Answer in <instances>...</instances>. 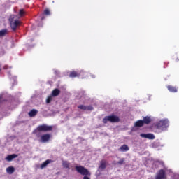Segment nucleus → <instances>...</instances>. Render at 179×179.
<instances>
[{
  "instance_id": "nucleus-1",
  "label": "nucleus",
  "mask_w": 179,
  "mask_h": 179,
  "mask_svg": "<svg viewBox=\"0 0 179 179\" xmlns=\"http://www.w3.org/2000/svg\"><path fill=\"white\" fill-rule=\"evenodd\" d=\"M48 131H52V126H48L47 124H42L37 127L32 134H36L38 138H40V133L38 132H48Z\"/></svg>"
},
{
  "instance_id": "nucleus-2",
  "label": "nucleus",
  "mask_w": 179,
  "mask_h": 179,
  "mask_svg": "<svg viewBox=\"0 0 179 179\" xmlns=\"http://www.w3.org/2000/svg\"><path fill=\"white\" fill-rule=\"evenodd\" d=\"M169 125V120L164 119L158 122L156 124V127L159 131H166Z\"/></svg>"
},
{
  "instance_id": "nucleus-3",
  "label": "nucleus",
  "mask_w": 179,
  "mask_h": 179,
  "mask_svg": "<svg viewBox=\"0 0 179 179\" xmlns=\"http://www.w3.org/2000/svg\"><path fill=\"white\" fill-rule=\"evenodd\" d=\"M120 122V117L118 116L115 115H109V116H106L103 119V124H107V122Z\"/></svg>"
},
{
  "instance_id": "nucleus-4",
  "label": "nucleus",
  "mask_w": 179,
  "mask_h": 179,
  "mask_svg": "<svg viewBox=\"0 0 179 179\" xmlns=\"http://www.w3.org/2000/svg\"><path fill=\"white\" fill-rule=\"evenodd\" d=\"M14 19H15V15H10L9 18V22L10 23V27L12 30H13V31H15L16 29L17 28V26L20 24V21L19 20L13 21Z\"/></svg>"
},
{
  "instance_id": "nucleus-5",
  "label": "nucleus",
  "mask_w": 179,
  "mask_h": 179,
  "mask_svg": "<svg viewBox=\"0 0 179 179\" xmlns=\"http://www.w3.org/2000/svg\"><path fill=\"white\" fill-rule=\"evenodd\" d=\"M76 170L79 173V174H81V176H90L89 170L82 166H76Z\"/></svg>"
},
{
  "instance_id": "nucleus-6",
  "label": "nucleus",
  "mask_w": 179,
  "mask_h": 179,
  "mask_svg": "<svg viewBox=\"0 0 179 179\" xmlns=\"http://www.w3.org/2000/svg\"><path fill=\"white\" fill-rule=\"evenodd\" d=\"M107 167V162L106 161H101L100 162V166L96 171V174H98V176H100V173H101V171H103V170H106Z\"/></svg>"
},
{
  "instance_id": "nucleus-7",
  "label": "nucleus",
  "mask_w": 179,
  "mask_h": 179,
  "mask_svg": "<svg viewBox=\"0 0 179 179\" xmlns=\"http://www.w3.org/2000/svg\"><path fill=\"white\" fill-rule=\"evenodd\" d=\"M166 171L161 169L158 171L155 176V179H166Z\"/></svg>"
},
{
  "instance_id": "nucleus-8",
  "label": "nucleus",
  "mask_w": 179,
  "mask_h": 179,
  "mask_svg": "<svg viewBox=\"0 0 179 179\" xmlns=\"http://www.w3.org/2000/svg\"><path fill=\"white\" fill-rule=\"evenodd\" d=\"M50 138L51 134H43L41 136V142H42V143H46V142H48Z\"/></svg>"
},
{
  "instance_id": "nucleus-9",
  "label": "nucleus",
  "mask_w": 179,
  "mask_h": 179,
  "mask_svg": "<svg viewBox=\"0 0 179 179\" xmlns=\"http://www.w3.org/2000/svg\"><path fill=\"white\" fill-rule=\"evenodd\" d=\"M140 136L141 138H145V139H155V135L150 133H148V134L142 133L140 134Z\"/></svg>"
},
{
  "instance_id": "nucleus-10",
  "label": "nucleus",
  "mask_w": 179,
  "mask_h": 179,
  "mask_svg": "<svg viewBox=\"0 0 179 179\" xmlns=\"http://www.w3.org/2000/svg\"><path fill=\"white\" fill-rule=\"evenodd\" d=\"M19 155H17V154H12L10 155H8L6 157V160H7V162H12V160H13V159H16L17 157H18Z\"/></svg>"
},
{
  "instance_id": "nucleus-11",
  "label": "nucleus",
  "mask_w": 179,
  "mask_h": 179,
  "mask_svg": "<svg viewBox=\"0 0 179 179\" xmlns=\"http://www.w3.org/2000/svg\"><path fill=\"white\" fill-rule=\"evenodd\" d=\"M51 162H52L51 159H48L45 161L43 163H42L40 166L41 170H43V169H45V167H47V166H48V164H50Z\"/></svg>"
},
{
  "instance_id": "nucleus-12",
  "label": "nucleus",
  "mask_w": 179,
  "mask_h": 179,
  "mask_svg": "<svg viewBox=\"0 0 179 179\" xmlns=\"http://www.w3.org/2000/svg\"><path fill=\"white\" fill-rule=\"evenodd\" d=\"M143 124H146L148 125L152 122V119L149 116L144 117L143 119Z\"/></svg>"
},
{
  "instance_id": "nucleus-13",
  "label": "nucleus",
  "mask_w": 179,
  "mask_h": 179,
  "mask_svg": "<svg viewBox=\"0 0 179 179\" xmlns=\"http://www.w3.org/2000/svg\"><path fill=\"white\" fill-rule=\"evenodd\" d=\"M119 150L120 152H128V150H129V148L128 147V145L124 144L119 148Z\"/></svg>"
},
{
  "instance_id": "nucleus-14",
  "label": "nucleus",
  "mask_w": 179,
  "mask_h": 179,
  "mask_svg": "<svg viewBox=\"0 0 179 179\" xmlns=\"http://www.w3.org/2000/svg\"><path fill=\"white\" fill-rule=\"evenodd\" d=\"M62 166L64 169H70L71 167V163L68 161H62Z\"/></svg>"
},
{
  "instance_id": "nucleus-15",
  "label": "nucleus",
  "mask_w": 179,
  "mask_h": 179,
  "mask_svg": "<svg viewBox=\"0 0 179 179\" xmlns=\"http://www.w3.org/2000/svg\"><path fill=\"white\" fill-rule=\"evenodd\" d=\"M37 113H38V110L32 109V110L29 113V117H36V115H37Z\"/></svg>"
},
{
  "instance_id": "nucleus-16",
  "label": "nucleus",
  "mask_w": 179,
  "mask_h": 179,
  "mask_svg": "<svg viewBox=\"0 0 179 179\" xmlns=\"http://www.w3.org/2000/svg\"><path fill=\"white\" fill-rule=\"evenodd\" d=\"M59 93H61V91L56 88V89L53 90V91L52 92V96L53 97H57V96H58L59 94Z\"/></svg>"
},
{
  "instance_id": "nucleus-17",
  "label": "nucleus",
  "mask_w": 179,
  "mask_h": 179,
  "mask_svg": "<svg viewBox=\"0 0 179 179\" xmlns=\"http://www.w3.org/2000/svg\"><path fill=\"white\" fill-rule=\"evenodd\" d=\"M8 174H13L15 173V168L13 166H9L6 169Z\"/></svg>"
},
{
  "instance_id": "nucleus-18",
  "label": "nucleus",
  "mask_w": 179,
  "mask_h": 179,
  "mask_svg": "<svg viewBox=\"0 0 179 179\" xmlns=\"http://www.w3.org/2000/svg\"><path fill=\"white\" fill-rule=\"evenodd\" d=\"M6 34H8V29H5L0 30V37H5Z\"/></svg>"
},
{
  "instance_id": "nucleus-19",
  "label": "nucleus",
  "mask_w": 179,
  "mask_h": 179,
  "mask_svg": "<svg viewBox=\"0 0 179 179\" xmlns=\"http://www.w3.org/2000/svg\"><path fill=\"white\" fill-rule=\"evenodd\" d=\"M145 124L143 123V120H138L137 122H135V127H143Z\"/></svg>"
},
{
  "instance_id": "nucleus-20",
  "label": "nucleus",
  "mask_w": 179,
  "mask_h": 179,
  "mask_svg": "<svg viewBox=\"0 0 179 179\" xmlns=\"http://www.w3.org/2000/svg\"><path fill=\"white\" fill-rule=\"evenodd\" d=\"M168 90H169V92H172L173 93L177 92L176 88L173 86H168Z\"/></svg>"
},
{
  "instance_id": "nucleus-21",
  "label": "nucleus",
  "mask_w": 179,
  "mask_h": 179,
  "mask_svg": "<svg viewBox=\"0 0 179 179\" xmlns=\"http://www.w3.org/2000/svg\"><path fill=\"white\" fill-rule=\"evenodd\" d=\"M117 164H120V166L125 164V158H121L120 160L117 162Z\"/></svg>"
},
{
  "instance_id": "nucleus-22",
  "label": "nucleus",
  "mask_w": 179,
  "mask_h": 179,
  "mask_svg": "<svg viewBox=\"0 0 179 179\" xmlns=\"http://www.w3.org/2000/svg\"><path fill=\"white\" fill-rule=\"evenodd\" d=\"M69 76L70 78H76V76H78V73L73 71L70 73Z\"/></svg>"
},
{
  "instance_id": "nucleus-23",
  "label": "nucleus",
  "mask_w": 179,
  "mask_h": 179,
  "mask_svg": "<svg viewBox=\"0 0 179 179\" xmlns=\"http://www.w3.org/2000/svg\"><path fill=\"white\" fill-rule=\"evenodd\" d=\"M43 13L46 16H50V10L48 8L45 9Z\"/></svg>"
},
{
  "instance_id": "nucleus-24",
  "label": "nucleus",
  "mask_w": 179,
  "mask_h": 179,
  "mask_svg": "<svg viewBox=\"0 0 179 179\" xmlns=\"http://www.w3.org/2000/svg\"><path fill=\"white\" fill-rule=\"evenodd\" d=\"M78 108H80V110H87V107L83 105L78 106Z\"/></svg>"
},
{
  "instance_id": "nucleus-25",
  "label": "nucleus",
  "mask_w": 179,
  "mask_h": 179,
  "mask_svg": "<svg viewBox=\"0 0 179 179\" xmlns=\"http://www.w3.org/2000/svg\"><path fill=\"white\" fill-rule=\"evenodd\" d=\"M51 100H52V97L49 96L47 99H46V103L48 104L50 103H51Z\"/></svg>"
},
{
  "instance_id": "nucleus-26",
  "label": "nucleus",
  "mask_w": 179,
  "mask_h": 179,
  "mask_svg": "<svg viewBox=\"0 0 179 179\" xmlns=\"http://www.w3.org/2000/svg\"><path fill=\"white\" fill-rule=\"evenodd\" d=\"M23 15H24V11L22 9L20 10V15L23 16Z\"/></svg>"
},
{
  "instance_id": "nucleus-27",
  "label": "nucleus",
  "mask_w": 179,
  "mask_h": 179,
  "mask_svg": "<svg viewBox=\"0 0 179 179\" xmlns=\"http://www.w3.org/2000/svg\"><path fill=\"white\" fill-rule=\"evenodd\" d=\"M112 164H113V166H117V164H118V162L113 161V162H112Z\"/></svg>"
},
{
  "instance_id": "nucleus-28",
  "label": "nucleus",
  "mask_w": 179,
  "mask_h": 179,
  "mask_svg": "<svg viewBox=\"0 0 179 179\" xmlns=\"http://www.w3.org/2000/svg\"><path fill=\"white\" fill-rule=\"evenodd\" d=\"M87 110H90V111H92V110H93V107H92V106H87Z\"/></svg>"
},
{
  "instance_id": "nucleus-29",
  "label": "nucleus",
  "mask_w": 179,
  "mask_h": 179,
  "mask_svg": "<svg viewBox=\"0 0 179 179\" xmlns=\"http://www.w3.org/2000/svg\"><path fill=\"white\" fill-rule=\"evenodd\" d=\"M83 179H90V178H89V177L85 176L83 177Z\"/></svg>"
},
{
  "instance_id": "nucleus-30",
  "label": "nucleus",
  "mask_w": 179,
  "mask_h": 179,
  "mask_svg": "<svg viewBox=\"0 0 179 179\" xmlns=\"http://www.w3.org/2000/svg\"><path fill=\"white\" fill-rule=\"evenodd\" d=\"M55 73H56V75H58V71L55 70Z\"/></svg>"
},
{
  "instance_id": "nucleus-31",
  "label": "nucleus",
  "mask_w": 179,
  "mask_h": 179,
  "mask_svg": "<svg viewBox=\"0 0 179 179\" xmlns=\"http://www.w3.org/2000/svg\"><path fill=\"white\" fill-rule=\"evenodd\" d=\"M44 19H45L44 15H43V16L41 17V20H44Z\"/></svg>"
},
{
  "instance_id": "nucleus-32",
  "label": "nucleus",
  "mask_w": 179,
  "mask_h": 179,
  "mask_svg": "<svg viewBox=\"0 0 179 179\" xmlns=\"http://www.w3.org/2000/svg\"><path fill=\"white\" fill-rule=\"evenodd\" d=\"M161 164H163V162H161Z\"/></svg>"
},
{
  "instance_id": "nucleus-33",
  "label": "nucleus",
  "mask_w": 179,
  "mask_h": 179,
  "mask_svg": "<svg viewBox=\"0 0 179 179\" xmlns=\"http://www.w3.org/2000/svg\"><path fill=\"white\" fill-rule=\"evenodd\" d=\"M0 71H1V66H0Z\"/></svg>"
},
{
  "instance_id": "nucleus-34",
  "label": "nucleus",
  "mask_w": 179,
  "mask_h": 179,
  "mask_svg": "<svg viewBox=\"0 0 179 179\" xmlns=\"http://www.w3.org/2000/svg\"><path fill=\"white\" fill-rule=\"evenodd\" d=\"M0 99H1V96H0Z\"/></svg>"
}]
</instances>
